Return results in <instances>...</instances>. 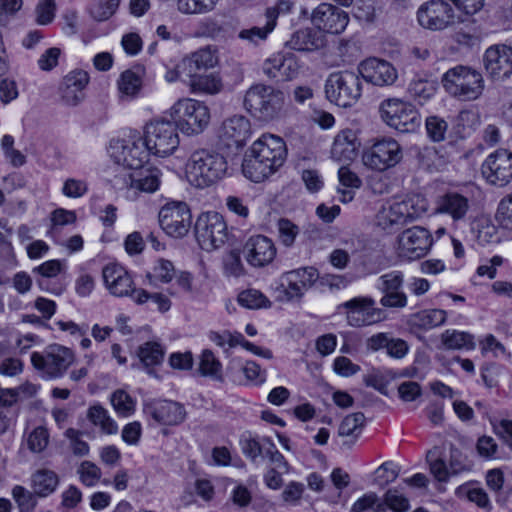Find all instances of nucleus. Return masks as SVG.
<instances>
[{
	"mask_svg": "<svg viewBox=\"0 0 512 512\" xmlns=\"http://www.w3.org/2000/svg\"><path fill=\"white\" fill-rule=\"evenodd\" d=\"M227 172L223 155L212 150L194 151L186 163L187 181L196 188H206L221 180Z\"/></svg>",
	"mask_w": 512,
	"mask_h": 512,
	"instance_id": "nucleus-1",
	"label": "nucleus"
},
{
	"mask_svg": "<svg viewBox=\"0 0 512 512\" xmlns=\"http://www.w3.org/2000/svg\"><path fill=\"white\" fill-rule=\"evenodd\" d=\"M243 106L254 118L263 122H271L282 116L285 94L271 85L257 83L246 91Z\"/></svg>",
	"mask_w": 512,
	"mask_h": 512,
	"instance_id": "nucleus-2",
	"label": "nucleus"
},
{
	"mask_svg": "<svg viewBox=\"0 0 512 512\" xmlns=\"http://www.w3.org/2000/svg\"><path fill=\"white\" fill-rule=\"evenodd\" d=\"M442 84L450 95L464 101L476 100L484 90L482 74L462 65L449 69L442 77Z\"/></svg>",
	"mask_w": 512,
	"mask_h": 512,
	"instance_id": "nucleus-3",
	"label": "nucleus"
},
{
	"mask_svg": "<svg viewBox=\"0 0 512 512\" xmlns=\"http://www.w3.org/2000/svg\"><path fill=\"white\" fill-rule=\"evenodd\" d=\"M170 115L179 129L194 135L203 132L210 121L208 107L194 99H180L170 109Z\"/></svg>",
	"mask_w": 512,
	"mask_h": 512,
	"instance_id": "nucleus-4",
	"label": "nucleus"
},
{
	"mask_svg": "<svg viewBox=\"0 0 512 512\" xmlns=\"http://www.w3.org/2000/svg\"><path fill=\"white\" fill-rule=\"evenodd\" d=\"M327 99L340 107H350L361 96V80L359 73L340 71L330 74L325 82Z\"/></svg>",
	"mask_w": 512,
	"mask_h": 512,
	"instance_id": "nucleus-5",
	"label": "nucleus"
},
{
	"mask_svg": "<svg viewBox=\"0 0 512 512\" xmlns=\"http://www.w3.org/2000/svg\"><path fill=\"white\" fill-rule=\"evenodd\" d=\"M179 128L175 122L155 119L146 124L144 144L155 156L171 155L179 146Z\"/></svg>",
	"mask_w": 512,
	"mask_h": 512,
	"instance_id": "nucleus-6",
	"label": "nucleus"
},
{
	"mask_svg": "<svg viewBox=\"0 0 512 512\" xmlns=\"http://www.w3.org/2000/svg\"><path fill=\"white\" fill-rule=\"evenodd\" d=\"M379 112L386 125L401 133L414 132L421 124L417 109L412 104L398 98L384 100L380 104Z\"/></svg>",
	"mask_w": 512,
	"mask_h": 512,
	"instance_id": "nucleus-7",
	"label": "nucleus"
},
{
	"mask_svg": "<svg viewBox=\"0 0 512 512\" xmlns=\"http://www.w3.org/2000/svg\"><path fill=\"white\" fill-rule=\"evenodd\" d=\"M194 228L196 240L205 251L221 248L230 237L224 217L215 211L202 213L197 218Z\"/></svg>",
	"mask_w": 512,
	"mask_h": 512,
	"instance_id": "nucleus-8",
	"label": "nucleus"
},
{
	"mask_svg": "<svg viewBox=\"0 0 512 512\" xmlns=\"http://www.w3.org/2000/svg\"><path fill=\"white\" fill-rule=\"evenodd\" d=\"M402 158V147L392 138L378 140L362 156L365 166L380 172L395 167Z\"/></svg>",
	"mask_w": 512,
	"mask_h": 512,
	"instance_id": "nucleus-9",
	"label": "nucleus"
},
{
	"mask_svg": "<svg viewBox=\"0 0 512 512\" xmlns=\"http://www.w3.org/2000/svg\"><path fill=\"white\" fill-rule=\"evenodd\" d=\"M73 360L72 351L60 345L49 346L43 353L33 352L31 354L33 367L43 372L48 378L62 376Z\"/></svg>",
	"mask_w": 512,
	"mask_h": 512,
	"instance_id": "nucleus-10",
	"label": "nucleus"
},
{
	"mask_svg": "<svg viewBox=\"0 0 512 512\" xmlns=\"http://www.w3.org/2000/svg\"><path fill=\"white\" fill-rule=\"evenodd\" d=\"M481 175L495 187H505L512 181V152L498 149L489 154L481 165Z\"/></svg>",
	"mask_w": 512,
	"mask_h": 512,
	"instance_id": "nucleus-11",
	"label": "nucleus"
},
{
	"mask_svg": "<svg viewBox=\"0 0 512 512\" xmlns=\"http://www.w3.org/2000/svg\"><path fill=\"white\" fill-rule=\"evenodd\" d=\"M397 254L400 258L413 261L422 258L430 250L433 240L429 231L420 226L404 230L397 239Z\"/></svg>",
	"mask_w": 512,
	"mask_h": 512,
	"instance_id": "nucleus-12",
	"label": "nucleus"
},
{
	"mask_svg": "<svg viewBox=\"0 0 512 512\" xmlns=\"http://www.w3.org/2000/svg\"><path fill=\"white\" fill-rule=\"evenodd\" d=\"M159 223L168 235L175 238L183 237L192 224L191 211L184 202L167 203L159 212Z\"/></svg>",
	"mask_w": 512,
	"mask_h": 512,
	"instance_id": "nucleus-13",
	"label": "nucleus"
},
{
	"mask_svg": "<svg viewBox=\"0 0 512 512\" xmlns=\"http://www.w3.org/2000/svg\"><path fill=\"white\" fill-rule=\"evenodd\" d=\"M148 152L141 140L135 142L118 139L111 141L109 146V154L115 163L134 171L143 166Z\"/></svg>",
	"mask_w": 512,
	"mask_h": 512,
	"instance_id": "nucleus-14",
	"label": "nucleus"
},
{
	"mask_svg": "<svg viewBox=\"0 0 512 512\" xmlns=\"http://www.w3.org/2000/svg\"><path fill=\"white\" fill-rule=\"evenodd\" d=\"M319 278V272L312 266L302 267L285 272L282 280L286 283L282 284L283 296L281 300L293 301L300 300L304 292L308 290Z\"/></svg>",
	"mask_w": 512,
	"mask_h": 512,
	"instance_id": "nucleus-15",
	"label": "nucleus"
},
{
	"mask_svg": "<svg viewBox=\"0 0 512 512\" xmlns=\"http://www.w3.org/2000/svg\"><path fill=\"white\" fill-rule=\"evenodd\" d=\"M143 412L160 425H179L186 418V410L181 403L165 399L145 401Z\"/></svg>",
	"mask_w": 512,
	"mask_h": 512,
	"instance_id": "nucleus-16",
	"label": "nucleus"
},
{
	"mask_svg": "<svg viewBox=\"0 0 512 512\" xmlns=\"http://www.w3.org/2000/svg\"><path fill=\"white\" fill-rule=\"evenodd\" d=\"M419 24L430 30H443L454 23V10L444 0H431L422 5L417 13Z\"/></svg>",
	"mask_w": 512,
	"mask_h": 512,
	"instance_id": "nucleus-17",
	"label": "nucleus"
},
{
	"mask_svg": "<svg viewBox=\"0 0 512 512\" xmlns=\"http://www.w3.org/2000/svg\"><path fill=\"white\" fill-rule=\"evenodd\" d=\"M311 22L319 32L340 34L349 23V15L337 6L321 3L313 10Z\"/></svg>",
	"mask_w": 512,
	"mask_h": 512,
	"instance_id": "nucleus-18",
	"label": "nucleus"
},
{
	"mask_svg": "<svg viewBox=\"0 0 512 512\" xmlns=\"http://www.w3.org/2000/svg\"><path fill=\"white\" fill-rule=\"evenodd\" d=\"M424 211L423 207L415 205L412 198H408L382 208L377 215L378 225L383 229L404 225L417 219Z\"/></svg>",
	"mask_w": 512,
	"mask_h": 512,
	"instance_id": "nucleus-19",
	"label": "nucleus"
},
{
	"mask_svg": "<svg viewBox=\"0 0 512 512\" xmlns=\"http://www.w3.org/2000/svg\"><path fill=\"white\" fill-rule=\"evenodd\" d=\"M102 277L105 287L111 295L130 297L134 301V296L139 289L135 288L131 275L124 267L116 263H109L103 267Z\"/></svg>",
	"mask_w": 512,
	"mask_h": 512,
	"instance_id": "nucleus-20",
	"label": "nucleus"
},
{
	"mask_svg": "<svg viewBox=\"0 0 512 512\" xmlns=\"http://www.w3.org/2000/svg\"><path fill=\"white\" fill-rule=\"evenodd\" d=\"M378 289L383 294L380 304L386 308H404L407 295L402 290L404 275L400 271H391L379 277Z\"/></svg>",
	"mask_w": 512,
	"mask_h": 512,
	"instance_id": "nucleus-21",
	"label": "nucleus"
},
{
	"mask_svg": "<svg viewBox=\"0 0 512 512\" xmlns=\"http://www.w3.org/2000/svg\"><path fill=\"white\" fill-rule=\"evenodd\" d=\"M358 73L365 81L376 86L392 85L398 77L392 64L377 58L362 61L358 66Z\"/></svg>",
	"mask_w": 512,
	"mask_h": 512,
	"instance_id": "nucleus-22",
	"label": "nucleus"
},
{
	"mask_svg": "<svg viewBox=\"0 0 512 512\" xmlns=\"http://www.w3.org/2000/svg\"><path fill=\"white\" fill-rule=\"evenodd\" d=\"M243 253L248 264L260 268L274 260L276 247L270 238L264 235H255L246 241Z\"/></svg>",
	"mask_w": 512,
	"mask_h": 512,
	"instance_id": "nucleus-23",
	"label": "nucleus"
},
{
	"mask_svg": "<svg viewBox=\"0 0 512 512\" xmlns=\"http://www.w3.org/2000/svg\"><path fill=\"white\" fill-rule=\"evenodd\" d=\"M219 137L228 147L244 146L251 137L250 121L242 115H234L226 119L220 128Z\"/></svg>",
	"mask_w": 512,
	"mask_h": 512,
	"instance_id": "nucleus-24",
	"label": "nucleus"
},
{
	"mask_svg": "<svg viewBox=\"0 0 512 512\" xmlns=\"http://www.w3.org/2000/svg\"><path fill=\"white\" fill-rule=\"evenodd\" d=\"M252 153H258L262 159L269 161V165H273L276 169L283 166L287 148L284 140L275 135H263L252 145Z\"/></svg>",
	"mask_w": 512,
	"mask_h": 512,
	"instance_id": "nucleus-25",
	"label": "nucleus"
},
{
	"mask_svg": "<svg viewBox=\"0 0 512 512\" xmlns=\"http://www.w3.org/2000/svg\"><path fill=\"white\" fill-rule=\"evenodd\" d=\"M88 82L89 76L82 70L66 75L59 88L61 101L67 106H77L84 99Z\"/></svg>",
	"mask_w": 512,
	"mask_h": 512,
	"instance_id": "nucleus-26",
	"label": "nucleus"
},
{
	"mask_svg": "<svg viewBox=\"0 0 512 512\" xmlns=\"http://www.w3.org/2000/svg\"><path fill=\"white\" fill-rule=\"evenodd\" d=\"M484 65L491 75L509 77L512 74V55L509 46L497 44L489 47L484 55Z\"/></svg>",
	"mask_w": 512,
	"mask_h": 512,
	"instance_id": "nucleus-27",
	"label": "nucleus"
},
{
	"mask_svg": "<svg viewBox=\"0 0 512 512\" xmlns=\"http://www.w3.org/2000/svg\"><path fill=\"white\" fill-rule=\"evenodd\" d=\"M326 44L325 36L316 28H301L294 31L290 39L285 42L289 49L300 52H312L323 48Z\"/></svg>",
	"mask_w": 512,
	"mask_h": 512,
	"instance_id": "nucleus-28",
	"label": "nucleus"
},
{
	"mask_svg": "<svg viewBox=\"0 0 512 512\" xmlns=\"http://www.w3.org/2000/svg\"><path fill=\"white\" fill-rule=\"evenodd\" d=\"M360 142L356 133L351 129L340 131L334 138L331 156L339 162H350L358 155Z\"/></svg>",
	"mask_w": 512,
	"mask_h": 512,
	"instance_id": "nucleus-29",
	"label": "nucleus"
},
{
	"mask_svg": "<svg viewBox=\"0 0 512 512\" xmlns=\"http://www.w3.org/2000/svg\"><path fill=\"white\" fill-rule=\"evenodd\" d=\"M471 209V199L456 191L445 193L439 200L438 212L449 215L454 222L466 219Z\"/></svg>",
	"mask_w": 512,
	"mask_h": 512,
	"instance_id": "nucleus-30",
	"label": "nucleus"
},
{
	"mask_svg": "<svg viewBox=\"0 0 512 512\" xmlns=\"http://www.w3.org/2000/svg\"><path fill=\"white\" fill-rule=\"evenodd\" d=\"M278 169L273 165H269V161L262 159V156L258 153H252L246 155L242 163V172L244 176L253 182L259 183L269 178Z\"/></svg>",
	"mask_w": 512,
	"mask_h": 512,
	"instance_id": "nucleus-31",
	"label": "nucleus"
},
{
	"mask_svg": "<svg viewBox=\"0 0 512 512\" xmlns=\"http://www.w3.org/2000/svg\"><path fill=\"white\" fill-rule=\"evenodd\" d=\"M265 16L266 22L263 26H253L248 29H243L239 32L238 37L254 45L265 41L268 35L274 30L276 26V11L272 9H266Z\"/></svg>",
	"mask_w": 512,
	"mask_h": 512,
	"instance_id": "nucleus-32",
	"label": "nucleus"
},
{
	"mask_svg": "<svg viewBox=\"0 0 512 512\" xmlns=\"http://www.w3.org/2000/svg\"><path fill=\"white\" fill-rule=\"evenodd\" d=\"M134 177L135 191L153 193L159 188L161 171L156 167L142 166L134 171Z\"/></svg>",
	"mask_w": 512,
	"mask_h": 512,
	"instance_id": "nucleus-33",
	"label": "nucleus"
},
{
	"mask_svg": "<svg viewBox=\"0 0 512 512\" xmlns=\"http://www.w3.org/2000/svg\"><path fill=\"white\" fill-rule=\"evenodd\" d=\"M447 313L442 309H427L411 315L409 323L413 327L430 330L446 322Z\"/></svg>",
	"mask_w": 512,
	"mask_h": 512,
	"instance_id": "nucleus-34",
	"label": "nucleus"
},
{
	"mask_svg": "<svg viewBox=\"0 0 512 512\" xmlns=\"http://www.w3.org/2000/svg\"><path fill=\"white\" fill-rule=\"evenodd\" d=\"M63 268L64 264L60 260H48L35 267L32 272L37 273L42 277L37 280V284L42 290L50 291L51 293L59 295L62 293L63 288L58 286L50 289L48 287V279L56 277L62 272Z\"/></svg>",
	"mask_w": 512,
	"mask_h": 512,
	"instance_id": "nucleus-35",
	"label": "nucleus"
},
{
	"mask_svg": "<svg viewBox=\"0 0 512 512\" xmlns=\"http://www.w3.org/2000/svg\"><path fill=\"white\" fill-rule=\"evenodd\" d=\"M32 483L35 494L45 497L55 491L59 478L54 471L42 469L33 474Z\"/></svg>",
	"mask_w": 512,
	"mask_h": 512,
	"instance_id": "nucleus-36",
	"label": "nucleus"
},
{
	"mask_svg": "<svg viewBox=\"0 0 512 512\" xmlns=\"http://www.w3.org/2000/svg\"><path fill=\"white\" fill-rule=\"evenodd\" d=\"M142 87L141 77L132 70L124 71L118 80L120 98L131 100L139 94Z\"/></svg>",
	"mask_w": 512,
	"mask_h": 512,
	"instance_id": "nucleus-37",
	"label": "nucleus"
},
{
	"mask_svg": "<svg viewBox=\"0 0 512 512\" xmlns=\"http://www.w3.org/2000/svg\"><path fill=\"white\" fill-rule=\"evenodd\" d=\"M87 418L93 425L100 427L101 431L105 434H115L118 431L116 422L101 405L91 406L88 409Z\"/></svg>",
	"mask_w": 512,
	"mask_h": 512,
	"instance_id": "nucleus-38",
	"label": "nucleus"
},
{
	"mask_svg": "<svg viewBox=\"0 0 512 512\" xmlns=\"http://www.w3.org/2000/svg\"><path fill=\"white\" fill-rule=\"evenodd\" d=\"M443 345L447 349H474V337L467 332H460L457 330H446L441 335Z\"/></svg>",
	"mask_w": 512,
	"mask_h": 512,
	"instance_id": "nucleus-39",
	"label": "nucleus"
},
{
	"mask_svg": "<svg viewBox=\"0 0 512 512\" xmlns=\"http://www.w3.org/2000/svg\"><path fill=\"white\" fill-rule=\"evenodd\" d=\"M408 92L415 100L422 103L430 99L436 92L434 81L424 78H414L408 85Z\"/></svg>",
	"mask_w": 512,
	"mask_h": 512,
	"instance_id": "nucleus-40",
	"label": "nucleus"
},
{
	"mask_svg": "<svg viewBox=\"0 0 512 512\" xmlns=\"http://www.w3.org/2000/svg\"><path fill=\"white\" fill-rule=\"evenodd\" d=\"M365 424V416L362 412L347 415L339 425L338 435L341 437L352 436L355 439L360 435Z\"/></svg>",
	"mask_w": 512,
	"mask_h": 512,
	"instance_id": "nucleus-41",
	"label": "nucleus"
},
{
	"mask_svg": "<svg viewBox=\"0 0 512 512\" xmlns=\"http://www.w3.org/2000/svg\"><path fill=\"white\" fill-rule=\"evenodd\" d=\"M138 356L147 368L162 363L164 358V350L157 342H146L139 347Z\"/></svg>",
	"mask_w": 512,
	"mask_h": 512,
	"instance_id": "nucleus-42",
	"label": "nucleus"
},
{
	"mask_svg": "<svg viewBox=\"0 0 512 512\" xmlns=\"http://www.w3.org/2000/svg\"><path fill=\"white\" fill-rule=\"evenodd\" d=\"M222 365L210 350H204L200 357L199 371L203 376H210L222 381Z\"/></svg>",
	"mask_w": 512,
	"mask_h": 512,
	"instance_id": "nucleus-43",
	"label": "nucleus"
},
{
	"mask_svg": "<svg viewBox=\"0 0 512 512\" xmlns=\"http://www.w3.org/2000/svg\"><path fill=\"white\" fill-rule=\"evenodd\" d=\"M238 303L248 309H260L271 306L269 299L259 290L248 289L238 295Z\"/></svg>",
	"mask_w": 512,
	"mask_h": 512,
	"instance_id": "nucleus-44",
	"label": "nucleus"
},
{
	"mask_svg": "<svg viewBox=\"0 0 512 512\" xmlns=\"http://www.w3.org/2000/svg\"><path fill=\"white\" fill-rule=\"evenodd\" d=\"M190 86L194 92L216 94L221 91L222 82L215 74L199 75L192 80Z\"/></svg>",
	"mask_w": 512,
	"mask_h": 512,
	"instance_id": "nucleus-45",
	"label": "nucleus"
},
{
	"mask_svg": "<svg viewBox=\"0 0 512 512\" xmlns=\"http://www.w3.org/2000/svg\"><path fill=\"white\" fill-rule=\"evenodd\" d=\"M12 496L20 512H32L37 505L35 492H31L23 486L16 485L12 489Z\"/></svg>",
	"mask_w": 512,
	"mask_h": 512,
	"instance_id": "nucleus-46",
	"label": "nucleus"
},
{
	"mask_svg": "<svg viewBox=\"0 0 512 512\" xmlns=\"http://www.w3.org/2000/svg\"><path fill=\"white\" fill-rule=\"evenodd\" d=\"M77 474L82 484L93 487L99 482L102 472L95 463L85 460L77 468Z\"/></svg>",
	"mask_w": 512,
	"mask_h": 512,
	"instance_id": "nucleus-47",
	"label": "nucleus"
},
{
	"mask_svg": "<svg viewBox=\"0 0 512 512\" xmlns=\"http://www.w3.org/2000/svg\"><path fill=\"white\" fill-rule=\"evenodd\" d=\"M425 126L427 135L433 142H441L445 140L448 123L444 118L436 115L429 116L426 118Z\"/></svg>",
	"mask_w": 512,
	"mask_h": 512,
	"instance_id": "nucleus-48",
	"label": "nucleus"
},
{
	"mask_svg": "<svg viewBox=\"0 0 512 512\" xmlns=\"http://www.w3.org/2000/svg\"><path fill=\"white\" fill-rule=\"evenodd\" d=\"M49 443V432L47 428L38 426L34 428L27 437L28 449L33 453H40L45 450Z\"/></svg>",
	"mask_w": 512,
	"mask_h": 512,
	"instance_id": "nucleus-49",
	"label": "nucleus"
},
{
	"mask_svg": "<svg viewBox=\"0 0 512 512\" xmlns=\"http://www.w3.org/2000/svg\"><path fill=\"white\" fill-rule=\"evenodd\" d=\"M218 0H180L179 12L183 14H202L214 9Z\"/></svg>",
	"mask_w": 512,
	"mask_h": 512,
	"instance_id": "nucleus-50",
	"label": "nucleus"
},
{
	"mask_svg": "<svg viewBox=\"0 0 512 512\" xmlns=\"http://www.w3.org/2000/svg\"><path fill=\"white\" fill-rule=\"evenodd\" d=\"M277 228L280 242L285 247L293 246L299 234V227L289 219L281 218L277 222Z\"/></svg>",
	"mask_w": 512,
	"mask_h": 512,
	"instance_id": "nucleus-51",
	"label": "nucleus"
},
{
	"mask_svg": "<svg viewBox=\"0 0 512 512\" xmlns=\"http://www.w3.org/2000/svg\"><path fill=\"white\" fill-rule=\"evenodd\" d=\"M136 293L137 294L134 296V302L137 304H144L148 300H151L157 305L158 310L162 313L168 311L171 307V301L169 298L161 293L151 294L141 288Z\"/></svg>",
	"mask_w": 512,
	"mask_h": 512,
	"instance_id": "nucleus-52",
	"label": "nucleus"
},
{
	"mask_svg": "<svg viewBox=\"0 0 512 512\" xmlns=\"http://www.w3.org/2000/svg\"><path fill=\"white\" fill-rule=\"evenodd\" d=\"M111 403L116 412L122 416L131 415L135 410L133 399L123 390H117L112 394Z\"/></svg>",
	"mask_w": 512,
	"mask_h": 512,
	"instance_id": "nucleus-53",
	"label": "nucleus"
},
{
	"mask_svg": "<svg viewBox=\"0 0 512 512\" xmlns=\"http://www.w3.org/2000/svg\"><path fill=\"white\" fill-rule=\"evenodd\" d=\"M483 37L481 30L475 26H467L461 28L454 35V40L459 44L467 47L479 45Z\"/></svg>",
	"mask_w": 512,
	"mask_h": 512,
	"instance_id": "nucleus-54",
	"label": "nucleus"
},
{
	"mask_svg": "<svg viewBox=\"0 0 512 512\" xmlns=\"http://www.w3.org/2000/svg\"><path fill=\"white\" fill-rule=\"evenodd\" d=\"M56 9L55 0H39L35 8L37 24H50L55 18Z\"/></svg>",
	"mask_w": 512,
	"mask_h": 512,
	"instance_id": "nucleus-55",
	"label": "nucleus"
},
{
	"mask_svg": "<svg viewBox=\"0 0 512 512\" xmlns=\"http://www.w3.org/2000/svg\"><path fill=\"white\" fill-rule=\"evenodd\" d=\"M224 274L228 277H240L244 275L245 268L242 264L240 254L232 250L223 260Z\"/></svg>",
	"mask_w": 512,
	"mask_h": 512,
	"instance_id": "nucleus-56",
	"label": "nucleus"
},
{
	"mask_svg": "<svg viewBox=\"0 0 512 512\" xmlns=\"http://www.w3.org/2000/svg\"><path fill=\"white\" fill-rule=\"evenodd\" d=\"M426 458L429 463L431 474L439 482H447L450 477V471L445 461L440 457H434V452L432 451L427 453Z\"/></svg>",
	"mask_w": 512,
	"mask_h": 512,
	"instance_id": "nucleus-57",
	"label": "nucleus"
},
{
	"mask_svg": "<svg viewBox=\"0 0 512 512\" xmlns=\"http://www.w3.org/2000/svg\"><path fill=\"white\" fill-rule=\"evenodd\" d=\"M119 3L120 0H107L106 2H98L91 7L90 14L97 21H105L115 13Z\"/></svg>",
	"mask_w": 512,
	"mask_h": 512,
	"instance_id": "nucleus-58",
	"label": "nucleus"
},
{
	"mask_svg": "<svg viewBox=\"0 0 512 512\" xmlns=\"http://www.w3.org/2000/svg\"><path fill=\"white\" fill-rule=\"evenodd\" d=\"M496 220L501 227L512 230V194L500 201L496 212Z\"/></svg>",
	"mask_w": 512,
	"mask_h": 512,
	"instance_id": "nucleus-59",
	"label": "nucleus"
},
{
	"mask_svg": "<svg viewBox=\"0 0 512 512\" xmlns=\"http://www.w3.org/2000/svg\"><path fill=\"white\" fill-rule=\"evenodd\" d=\"M385 504L394 512H406L409 501L397 489H389L384 495Z\"/></svg>",
	"mask_w": 512,
	"mask_h": 512,
	"instance_id": "nucleus-60",
	"label": "nucleus"
},
{
	"mask_svg": "<svg viewBox=\"0 0 512 512\" xmlns=\"http://www.w3.org/2000/svg\"><path fill=\"white\" fill-rule=\"evenodd\" d=\"M190 56L200 70L212 68L217 63V57L214 51L209 47L201 48Z\"/></svg>",
	"mask_w": 512,
	"mask_h": 512,
	"instance_id": "nucleus-61",
	"label": "nucleus"
},
{
	"mask_svg": "<svg viewBox=\"0 0 512 512\" xmlns=\"http://www.w3.org/2000/svg\"><path fill=\"white\" fill-rule=\"evenodd\" d=\"M65 436L70 440V447L76 456H86L89 453V445L81 439L82 432L74 428L65 431Z\"/></svg>",
	"mask_w": 512,
	"mask_h": 512,
	"instance_id": "nucleus-62",
	"label": "nucleus"
},
{
	"mask_svg": "<svg viewBox=\"0 0 512 512\" xmlns=\"http://www.w3.org/2000/svg\"><path fill=\"white\" fill-rule=\"evenodd\" d=\"M30 389L34 390V386L27 385V386H19L17 388H7V389L0 387V406L1 407H12L19 401L20 394L24 393L26 391H29Z\"/></svg>",
	"mask_w": 512,
	"mask_h": 512,
	"instance_id": "nucleus-63",
	"label": "nucleus"
},
{
	"mask_svg": "<svg viewBox=\"0 0 512 512\" xmlns=\"http://www.w3.org/2000/svg\"><path fill=\"white\" fill-rule=\"evenodd\" d=\"M134 170H130L126 167L122 169L114 176L111 180L113 186L116 189H133L135 185Z\"/></svg>",
	"mask_w": 512,
	"mask_h": 512,
	"instance_id": "nucleus-64",
	"label": "nucleus"
}]
</instances>
